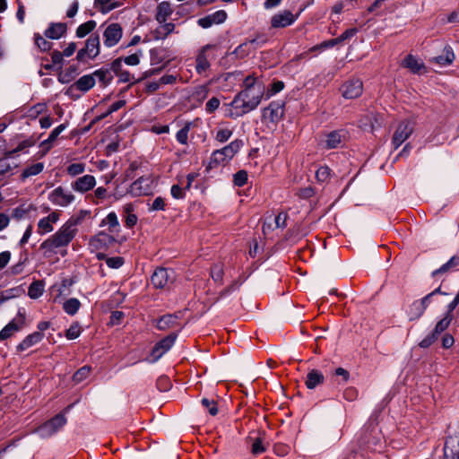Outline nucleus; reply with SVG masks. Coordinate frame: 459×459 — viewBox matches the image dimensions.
<instances>
[{
    "label": "nucleus",
    "mask_w": 459,
    "mask_h": 459,
    "mask_svg": "<svg viewBox=\"0 0 459 459\" xmlns=\"http://www.w3.org/2000/svg\"><path fill=\"white\" fill-rule=\"evenodd\" d=\"M175 280V273L163 267L157 268L152 275L151 281L154 288L164 289Z\"/></svg>",
    "instance_id": "obj_9"
},
{
    "label": "nucleus",
    "mask_w": 459,
    "mask_h": 459,
    "mask_svg": "<svg viewBox=\"0 0 459 459\" xmlns=\"http://www.w3.org/2000/svg\"><path fill=\"white\" fill-rule=\"evenodd\" d=\"M202 405L206 408L209 413L212 416H216L218 414V405L214 400H210L208 398H203L201 401Z\"/></svg>",
    "instance_id": "obj_44"
},
{
    "label": "nucleus",
    "mask_w": 459,
    "mask_h": 459,
    "mask_svg": "<svg viewBox=\"0 0 459 459\" xmlns=\"http://www.w3.org/2000/svg\"><path fill=\"white\" fill-rule=\"evenodd\" d=\"M106 264L110 268L117 269L123 265L124 260L120 256L109 257L107 258Z\"/></svg>",
    "instance_id": "obj_54"
},
{
    "label": "nucleus",
    "mask_w": 459,
    "mask_h": 459,
    "mask_svg": "<svg viewBox=\"0 0 459 459\" xmlns=\"http://www.w3.org/2000/svg\"><path fill=\"white\" fill-rule=\"evenodd\" d=\"M413 132L411 124L408 121L402 122L396 128L393 136V144L398 148Z\"/></svg>",
    "instance_id": "obj_16"
},
{
    "label": "nucleus",
    "mask_w": 459,
    "mask_h": 459,
    "mask_svg": "<svg viewBox=\"0 0 459 459\" xmlns=\"http://www.w3.org/2000/svg\"><path fill=\"white\" fill-rule=\"evenodd\" d=\"M283 107L284 104L281 101L271 102V104L264 109V118L269 120L272 123L280 121L284 114Z\"/></svg>",
    "instance_id": "obj_13"
},
{
    "label": "nucleus",
    "mask_w": 459,
    "mask_h": 459,
    "mask_svg": "<svg viewBox=\"0 0 459 459\" xmlns=\"http://www.w3.org/2000/svg\"><path fill=\"white\" fill-rule=\"evenodd\" d=\"M65 23H54L46 30L45 35L47 38L58 39L65 34Z\"/></svg>",
    "instance_id": "obj_29"
},
{
    "label": "nucleus",
    "mask_w": 459,
    "mask_h": 459,
    "mask_svg": "<svg viewBox=\"0 0 459 459\" xmlns=\"http://www.w3.org/2000/svg\"><path fill=\"white\" fill-rule=\"evenodd\" d=\"M100 54V36L91 35L85 43V47L77 53L76 59L79 62L84 61L85 57L95 58Z\"/></svg>",
    "instance_id": "obj_8"
},
{
    "label": "nucleus",
    "mask_w": 459,
    "mask_h": 459,
    "mask_svg": "<svg viewBox=\"0 0 459 459\" xmlns=\"http://www.w3.org/2000/svg\"><path fill=\"white\" fill-rule=\"evenodd\" d=\"M459 266V255H453L446 263L432 273V276L446 273Z\"/></svg>",
    "instance_id": "obj_32"
},
{
    "label": "nucleus",
    "mask_w": 459,
    "mask_h": 459,
    "mask_svg": "<svg viewBox=\"0 0 459 459\" xmlns=\"http://www.w3.org/2000/svg\"><path fill=\"white\" fill-rule=\"evenodd\" d=\"M403 65L410 69L412 73H420L421 69H425L424 64L412 55H409L403 62Z\"/></svg>",
    "instance_id": "obj_30"
},
{
    "label": "nucleus",
    "mask_w": 459,
    "mask_h": 459,
    "mask_svg": "<svg viewBox=\"0 0 459 459\" xmlns=\"http://www.w3.org/2000/svg\"><path fill=\"white\" fill-rule=\"evenodd\" d=\"M122 37V29L117 23H112L104 31V44L108 48L115 46Z\"/></svg>",
    "instance_id": "obj_17"
},
{
    "label": "nucleus",
    "mask_w": 459,
    "mask_h": 459,
    "mask_svg": "<svg viewBox=\"0 0 459 459\" xmlns=\"http://www.w3.org/2000/svg\"><path fill=\"white\" fill-rule=\"evenodd\" d=\"M210 48L209 45L204 46L200 53L196 56V65L195 69L199 74H202L204 72L207 71L210 67V62L205 54L206 50Z\"/></svg>",
    "instance_id": "obj_26"
},
{
    "label": "nucleus",
    "mask_w": 459,
    "mask_h": 459,
    "mask_svg": "<svg viewBox=\"0 0 459 459\" xmlns=\"http://www.w3.org/2000/svg\"><path fill=\"white\" fill-rule=\"evenodd\" d=\"M243 146L241 140H234L225 147L212 152L210 160V167L217 166L230 161Z\"/></svg>",
    "instance_id": "obj_3"
},
{
    "label": "nucleus",
    "mask_w": 459,
    "mask_h": 459,
    "mask_svg": "<svg viewBox=\"0 0 459 459\" xmlns=\"http://www.w3.org/2000/svg\"><path fill=\"white\" fill-rule=\"evenodd\" d=\"M344 136H345V134L342 131H333V132L329 133L326 135L325 146L328 149L338 148L339 146H341V144L344 139Z\"/></svg>",
    "instance_id": "obj_27"
},
{
    "label": "nucleus",
    "mask_w": 459,
    "mask_h": 459,
    "mask_svg": "<svg viewBox=\"0 0 459 459\" xmlns=\"http://www.w3.org/2000/svg\"><path fill=\"white\" fill-rule=\"evenodd\" d=\"M441 459H459V434L446 439Z\"/></svg>",
    "instance_id": "obj_12"
},
{
    "label": "nucleus",
    "mask_w": 459,
    "mask_h": 459,
    "mask_svg": "<svg viewBox=\"0 0 459 459\" xmlns=\"http://www.w3.org/2000/svg\"><path fill=\"white\" fill-rule=\"evenodd\" d=\"M455 343V339L450 333H444L441 338V345L444 349L451 348Z\"/></svg>",
    "instance_id": "obj_58"
},
{
    "label": "nucleus",
    "mask_w": 459,
    "mask_h": 459,
    "mask_svg": "<svg viewBox=\"0 0 459 459\" xmlns=\"http://www.w3.org/2000/svg\"><path fill=\"white\" fill-rule=\"evenodd\" d=\"M96 27V22L95 21H88L82 24H81L77 30H76V36L78 38H83L87 34H89L91 31L94 30Z\"/></svg>",
    "instance_id": "obj_38"
},
{
    "label": "nucleus",
    "mask_w": 459,
    "mask_h": 459,
    "mask_svg": "<svg viewBox=\"0 0 459 459\" xmlns=\"http://www.w3.org/2000/svg\"><path fill=\"white\" fill-rule=\"evenodd\" d=\"M59 212H52L48 216L40 219L38 222V233L39 235H45L53 231V224L59 221Z\"/></svg>",
    "instance_id": "obj_18"
},
{
    "label": "nucleus",
    "mask_w": 459,
    "mask_h": 459,
    "mask_svg": "<svg viewBox=\"0 0 459 459\" xmlns=\"http://www.w3.org/2000/svg\"><path fill=\"white\" fill-rule=\"evenodd\" d=\"M111 0H95V5L100 6L103 13H108L117 7L116 4H108Z\"/></svg>",
    "instance_id": "obj_51"
},
{
    "label": "nucleus",
    "mask_w": 459,
    "mask_h": 459,
    "mask_svg": "<svg viewBox=\"0 0 459 459\" xmlns=\"http://www.w3.org/2000/svg\"><path fill=\"white\" fill-rule=\"evenodd\" d=\"M264 88L243 89L230 103L232 110L230 112V117H241L256 108L264 96Z\"/></svg>",
    "instance_id": "obj_1"
},
{
    "label": "nucleus",
    "mask_w": 459,
    "mask_h": 459,
    "mask_svg": "<svg viewBox=\"0 0 459 459\" xmlns=\"http://www.w3.org/2000/svg\"><path fill=\"white\" fill-rule=\"evenodd\" d=\"M96 178L92 175H83L79 177L74 181L71 183V187L74 191L84 194L91 189H93L96 186Z\"/></svg>",
    "instance_id": "obj_11"
},
{
    "label": "nucleus",
    "mask_w": 459,
    "mask_h": 459,
    "mask_svg": "<svg viewBox=\"0 0 459 459\" xmlns=\"http://www.w3.org/2000/svg\"><path fill=\"white\" fill-rule=\"evenodd\" d=\"M265 451V446L263 445V441L261 438L257 437L254 440L252 446H251V452L253 455H257Z\"/></svg>",
    "instance_id": "obj_50"
},
{
    "label": "nucleus",
    "mask_w": 459,
    "mask_h": 459,
    "mask_svg": "<svg viewBox=\"0 0 459 459\" xmlns=\"http://www.w3.org/2000/svg\"><path fill=\"white\" fill-rule=\"evenodd\" d=\"M247 181V173L245 170H239L234 175V183L238 186H244Z\"/></svg>",
    "instance_id": "obj_52"
},
{
    "label": "nucleus",
    "mask_w": 459,
    "mask_h": 459,
    "mask_svg": "<svg viewBox=\"0 0 459 459\" xmlns=\"http://www.w3.org/2000/svg\"><path fill=\"white\" fill-rule=\"evenodd\" d=\"M172 13V8L168 2H161L157 7L156 20L159 23H164Z\"/></svg>",
    "instance_id": "obj_31"
},
{
    "label": "nucleus",
    "mask_w": 459,
    "mask_h": 459,
    "mask_svg": "<svg viewBox=\"0 0 459 459\" xmlns=\"http://www.w3.org/2000/svg\"><path fill=\"white\" fill-rule=\"evenodd\" d=\"M175 29V25L171 22L160 23V25L155 30V38L157 39H166Z\"/></svg>",
    "instance_id": "obj_33"
},
{
    "label": "nucleus",
    "mask_w": 459,
    "mask_h": 459,
    "mask_svg": "<svg viewBox=\"0 0 459 459\" xmlns=\"http://www.w3.org/2000/svg\"><path fill=\"white\" fill-rule=\"evenodd\" d=\"M65 125L62 124L58 126H56L51 133L50 134L48 135V139H46L42 144L43 145H47V144H51L52 143H54L58 135L65 129Z\"/></svg>",
    "instance_id": "obj_45"
},
{
    "label": "nucleus",
    "mask_w": 459,
    "mask_h": 459,
    "mask_svg": "<svg viewBox=\"0 0 459 459\" xmlns=\"http://www.w3.org/2000/svg\"><path fill=\"white\" fill-rule=\"evenodd\" d=\"M44 169V163L38 162L35 164H32L30 166H28L26 169H23L22 173V178L25 179L30 177H33L36 175H39L41 173Z\"/></svg>",
    "instance_id": "obj_35"
},
{
    "label": "nucleus",
    "mask_w": 459,
    "mask_h": 459,
    "mask_svg": "<svg viewBox=\"0 0 459 459\" xmlns=\"http://www.w3.org/2000/svg\"><path fill=\"white\" fill-rule=\"evenodd\" d=\"M89 214L88 211L82 210L80 211L79 214L76 216L71 217L65 224L68 225L70 228H73V230L77 231V226L82 223L83 219Z\"/></svg>",
    "instance_id": "obj_40"
},
{
    "label": "nucleus",
    "mask_w": 459,
    "mask_h": 459,
    "mask_svg": "<svg viewBox=\"0 0 459 459\" xmlns=\"http://www.w3.org/2000/svg\"><path fill=\"white\" fill-rule=\"evenodd\" d=\"M232 135V130L229 128H220L215 135V140L220 143L227 142Z\"/></svg>",
    "instance_id": "obj_46"
},
{
    "label": "nucleus",
    "mask_w": 459,
    "mask_h": 459,
    "mask_svg": "<svg viewBox=\"0 0 459 459\" xmlns=\"http://www.w3.org/2000/svg\"><path fill=\"white\" fill-rule=\"evenodd\" d=\"M356 33H357V29H355V28L346 30L342 34H341L338 37V40L340 42H342V41L353 37Z\"/></svg>",
    "instance_id": "obj_63"
},
{
    "label": "nucleus",
    "mask_w": 459,
    "mask_h": 459,
    "mask_svg": "<svg viewBox=\"0 0 459 459\" xmlns=\"http://www.w3.org/2000/svg\"><path fill=\"white\" fill-rule=\"evenodd\" d=\"M165 208L164 199L160 196H158L154 199L150 211H162Z\"/></svg>",
    "instance_id": "obj_60"
},
{
    "label": "nucleus",
    "mask_w": 459,
    "mask_h": 459,
    "mask_svg": "<svg viewBox=\"0 0 459 459\" xmlns=\"http://www.w3.org/2000/svg\"><path fill=\"white\" fill-rule=\"evenodd\" d=\"M30 143H28L26 141L21 143L18 147L11 152H8L6 153V156L3 159H0V175H4L6 173L12 172L13 169L16 168V164L14 162L10 161V157L12 154L22 151V149L29 146Z\"/></svg>",
    "instance_id": "obj_19"
},
{
    "label": "nucleus",
    "mask_w": 459,
    "mask_h": 459,
    "mask_svg": "<svg viewBox=\"0 0 459 459\" xmlns=\"http://www.w3.org/2000/svg\"><path fill=\"white\" fill-rule=\"evenodd\" d=\"M450 324L451 319L449 317H443L437 323L434 330L419 342V346L422 349L430 347L438 340L439 336L448 328Z\"/></svg>",
    "instance_id": "obj_7"
},
{
    "label": "nucleus",
    "mask_w": 459,
    "mask_h": 459,
    "mask_svg": "<svg viewBox=\"0 0 459 459\" xmlns=\"http://www.w3.org/2000/svg\"><path fill=\"white\" fill-rule=\"evenodd\" d=\"M85 171V164L83 163H72L67 169L66 172L71 177H76L82 174Z\"/></svg>",
    "instance_id": "obj_43"
},
{
    "label": "nucleus",
    "mask_w": 459,
    "mask_h": 459,
    "mask_svg": "<svg viewBox=\"0 0 459 459\" xmlns=\"http://www.w3.org/2000/svg\"><path fill=\"white\" fill-rule=\"evenodd\" d=\"M325 381V377L318 369H311L306 377L305 385L308 389H314L317 385H322Z\"/></svg>",
    "instance_id": "obj_23"
},
{
    "label": "nucleus",
    "mask_w": 459,
    "mask_h": 459,
    "mask_svg": "<svg viewBox=\"0 0 459 459\" xmlns=\"http://www.w3.org/2000/svg\"><path fill=\"white\" fill-rule=\"evenodd\" d=\"M76 235V230L65 223L51 237L43 241L40 249L46 255L56 254L58 248L67 247Z\"/></svg>",
    "instance_id": "obj_2"
},
{
    "label": "nucleus",
    "mask_w": 459,
    "mask_h": 459,
    "mask_svg": "<svg viewBox=\"0 0 459 459\" xmlns=\"http://www.w3.org/2000/svg\"><path fill=\"white\" fill-rule=\"evenodd\" d=\"M190 130V126L186 124L183 128H181L176 134V138L178 143L181 144H186L188 138V132Z\"/></svg>",
    "instance_id": "obj_47"
},
{
    "label": "nucleus",
    "mask_w": 459,
    "mask_h": 459,
    "mask_svg": "<svg viewBox=\"0 0 459 459\" xmlns=\"http://www.w3.org/2000/svg\"><path fill=\"white\" fill-rule=\"evenodd\" d=\"M222 274L223 271L220 265H215L212 267L211 275L215 281H220L222 279Z\"/></svg>",
    "instance_id": "obj_61"
},
{
    "label": "nucleus",
    "mask_w": 459,
    "mask_h": 459,
    "mask_svg": "<svg viewBox=\"0 0 459 459\" xmlns=\"http://www.w3.org/2000/svg\"><path fill=\"white\" fill-rule=\"evenodd\" d=\"M455 53L451 47L446 46L441 55L432 58V62L441 66L448 65L455 60Z\"/></svg>",
    "instance_id": "obj_24"
},
{
    "label": "nucleus",
    "mask_w": 459,
    "mask_h": 459,
    "mask_svg": "<svg viewBox=\"0 0 459 459\" xmlns=\"http://www.w3.org/2000/svg\"><path fill=\"white\" fill-rule=\"evenodd\" d=\"M297 15H294L289 10H283L273 14L271 18L270 23L272 29H281L288 27L295 22Z\"/></svg>",
    "instance_id": "obj_10"
},
{
    "label": "nucleus",
    "mask_w": 459,
    "mask_h": 459,
    "mask_svg": "<svg viewBox=\"0 0 459 459\" xmlns=\"http://www.w3.org/2000/svg\"><path fill=\"white\" fill-rule=\"evenodd\" d=\"M95 81L98 80L100 82H101L103 85L108 84L111 80L113 79V76L111 73L108 70H96L93 74Z\"/></svg>",
    "instance_id": "obj_37"
},
{
    "label": "nucleus",
    "mask_w": 459,
    "mask_h": 459,
    "mask_svg": "<svg viewBox=\"0 0 459 459\" xmlns=\"http://www.w3.org/2000/svg\"><path fill=\"white\" fill-rule=\"evenodd\" d=\"M24 325L25 322L23 317H13V319L0 331V342L11 338L21 331Z\"/></svg>",
    "instance_id": "obj_15"
},
{
    "label": "nucleus",
    "mask_w": 459,
    "mask_h": 459,
    "mask_svg": "<svg viewBox=\"0 0 459 459\" xmlns=\"http://www.w3.org/2000/svg\"><path fill=\"white\" fill-rule=\"evenodd\" d=\"M362 91L363 84L359 79H352L346 82L342 88V93L345 99L358 98L362 94Z\"/></svg>",
    "instance_id": "obj_14"
},
{
    "label": "nucleus",
    "mask_w": 459,
    "mask_h": 459,
    "mask_svg": "<svg viewBox=\"0 0 459 459\" xmlns=\"http://www.w3.org/2000/svg\"><path fill=\"white\" fill-rule=\"evenodd\" d=\"M219 106H220V100L218 98L213 97L207 101V103L205 105V110L208 113H212L219 108Z\"/></svg>",
    "instance_id": "obj_57"
},
{
    "label": "nucleus",
    "mask_w": 459,
    "mask_h": 459,
    "mask_svg": "<svg viewBox=\"0 0 459 459\" xmlns=\"http://www.w3.org/2000/svg\"><path fill=\"white\" fill-rule=\"evenodd\" d=\"M66 421L65 415L63 413H59L40 425L37 429V433L41 437H48L63 428L66 424Z\"/></svg>",
    "instance_id": "obj_6"
},
{
    "label": "nucleus",
    "mask_w": 459,
    "mask_h": 459,
    "mask_svg": "<svg viewBox=\"0 0 459 459\" xmlns=\"http://www.w3.org/2000/svg\"><path fill=\"white\" fill-rule=\"evenodd\" d=\"M150 191L151 186L149 178L141 177L131 184L128 193L133 196H141L148 195Z\"/></svg>",
    "instance_id": "obj_20"
},
{
    "label": "nucleus",
    "mask_w": 459,
    "mask_h": 459,
    "mask_svg": "<svg viewBox=\"0 0 459 459\" xmlns=\"http://www.w3.org/2000/svg\"><path fill=\"white\" fill-rule=\"evenodd\" d=\"M178 330L173 331L168 336L158 342L152 349L150 353V359L152 362H156L160 359L170 348L174 345L178 337Z\"/></svg>",
    "instance_id": "obj_5"
},
{
    "label": "nucleus",
    "mask_w": 459,
    "mask_h": 459,
    "mask_svg": "<svg viewBox=\"0 0 459 459\" xmlns=\"http://www.w3.org/2000/svg\"><path fill=\"white\" fill-rule=\"evenodd\" d=\"M102 223L108 224L110 228L118 227L119 222L115 212H109L103 220Z\"/></svg>",
    "instance_id": "obj_53"
},
{
    "label": "nucleus",
    "mask_w": 459,
    "mask_h": 459,
    "mask_svg": "<svg viewBox=\"0 0 459 459\" xmlns=\"http://www.w3.org/2000/svg\"><path fill=\"white\" fill-rule=\"evenodd\" d=\"M170 194L175 199H183L185 198V188L178 185H173L170 189Z\"/></svg>",
    "instance_id": "obj_56"
},
{
    "label": "nucleus",
    "mask_w": 459,
    "mask_h": 459,
    "mask_svg": "<svg viewBox=\"0 0 459 459\" xmlns=\"http://www.w3.org/2000/svg\"><path fill=\"white\" fill-rule=\"evenodd\" d=\"M334 376L341 377L343 383H347L350 379V373L343 368H337L333 373Z\"/></svg>",
    "instance_id": "obj_62"
},
{
    "label": "nucleus",
    "mask_w": 459,
    "mask_h": 459,
    "mask_svg": "<svg viewBox=\"0 0 459 459\" xmlns=\"http://www.w3.org/2000/svg\"><path fill=\"white\" fill-rule=\"evenodd\" d=\"M95 85V78L92 74H86L79 78L72 87L81 91H88Z\"/></svg>",
    "instance_id": "obj_28"
},
{
    "label": "nucleus",
    "mask_w": 459,
    "mask_h": 459,
    "mask_svg": "<svg viewBox=\"0 0 459 459\" xmlns=\"http://www.w3.org/2000/svg\"><path fill=\"white\" fill-rule=\"evenodd\" d=\"M44 283L42 281H33L28 290V295L30 299H38L44 292Z\"/></svg>",
    "instance_id": "obj_34"
},
{
    "label": "nucleus",
    "mask_w": 459,
    "mask_h": 459,
    "mask_svg": "<svg viewBox=\"0 0 459 459\" xmlns=\"http://www.w3.org/2000/svg\"><path fill=\"white\" fill-rule=\"evenodd\" d=\"M211 17H212V22H213L214 24H220V23H222L226 20L227 13L225 11L220 10V11H217V12L213 13L212 14H211Z\"/></svg>",
    "instance_id": "obj_55"
},
{
    "label": "nucleus",
    "mask_w": 459,
    "mask_h": 459,
    "mask_svg": "<svg viewBox=\"0 0 459 459\" xmlns=\"http://www.w3.org/2000/svg\"><path fill=\"white\" fill-rule=\"evenodd\" d=\"M153 325L161 331L172 329L180 330L181 326L176 322V317H158L153 320Z\"/></svg>",
    "instance_id": "obj_22"
},
{
    "label": "nucleus",
    "mask_w": 459,
    "mask_h": 459,
    "mask_svg": "<svg viewBox=\"0 0 459 459\" xmlns=\"http://www.w3.org/2000/svg\"><path fill=\"white\" fill-rule=\"evenodd\" d=\"M209 94V88L207 85H199L195 88L192 92L191 98L193 100L202 102L207 98Z\"/></svg>",
    "instance_id": "obj_36"
},
{
    "label": "nucleus",
    "mask_w": 459,
    "mask_h": 459,
    "mask_svg": "<svg viewBox=\"0 0 459 459\" xmlns=\"http://www.w3.org/2000/svg\"><path fill=\"white\" fill-rule=\"evenodd\" d=\"M48 199L52 204L65 208L74 203L75 195L71 190L59 186L48 194Z\"/></svg>",
    "instance_id": "obj_4"
},
{
    "label": "nucleus",
    "mask_w": 459,
    "mask_h": 459,
    "mask_svg": "<svg viewBox=\"0 0 459 459\" xmlns=\"http://www.w3.org/2000/svg\"><path fill=\"white\" fill-rule=\"evenodd\" d=\"M35 43L42 51H47V50L50 49V46H51L50 42H48V40H46L43 37H41L39 35L35 37Z\"/></svg>",
    "instance_id": "obj_59"
},
{
    "label": "nucleus",
    "mask_w": 459,
    "mask_h": 459,
    "mask_svg": "<svg viewBox=\"0 0 459 459\" xmlns=\"http://www.w3.org/2000/svg\"><path fill=\"white\" fill-rule=\"evenodd\" d=\"M80 307V301L77 299L72 298L64 302L63 308L65 313L69 315L75 314Z\"/></svg>",
    "instance_id": "obj_41"
},
{
    "label": "nucleus",
    "mask_w": 459,
    "mask_h": 459,
    "mask_svg": "<svg viewBox=\"0 0 459 459\" xmlns=\"http://www.w3.org/2000/svg\"><path fill=\"white\" fill-rule=\"evenodd\" d=\"M243 85L244 89L246 90H251L252 88H264L262 82H260L258 78L255 77L253 74L245 78Z\"/></svg>",
    "instance_id": "obj_42"
},
{
    "label": "nucleus",
    "mask_w": 459,
    "mask_h": 459,
    "mask_svg": "<svg viewBox=\"0 0 459 459\" xmlns=\"http://www.w3.org/2000/svg\"><path fill=\"white\" fill-rule=\"evenodd\" d=\"M81 333V326L75 323L72 325L67 330L65 336L69 340L76 339Z\"/></svg>",
    "instance_id": "obj_48"
},
{
    "label": "nucleus",
    "mask_w": 459,
    "mask_h": 459,
    "mask_svg": "<svg viewBox=\"0 0 459 459\" xmlns=\"http://www.w3.org/2000/svg\"><path fill=\"white\" fill-rule=\"evenodd\" d=\"M43 337H44L43 333L34 332V333L29 334L28 336H26L22 340V342L17 345L16 350L18 351H26L27 349L39 343L43 339Z\"/></svg>",
    "instance_id": "obj_21"
},
{
    "label": "nucleus",
    "mask_w": 459,
    "mask_h": 459,
    "mask_svg": "<svg viewBox=\"0 0 459 459\" xmlns=\"http://www.w3.org/2000/svg\"><path fill=\"white\" fill-rule=\"evenodd\" d=\"M330 176V169L326 166L320 167L316 172V178L319 182H325Z\"/></svg>",
    "instance_id": "obj_49"
},
{
    "label": "nucleus",
    "mask_w": 459,
    "mask_h": 459,
    "mask_svg": "<svg viewBox=\"0 0 459 459\" xmlns=\"http://www.w3.org/2000/svg\"><path fill=\"white\" fill-rule=\"evenodd\" d=\"M124 62L128 65H136L140 62V57L138 54H132L124 58Z\"/></svg>",
    "instance_id": "obj_64"
},
{
    "label": "nucleus",
    "mask_w": 459,
    "mask_h": 459,
    "mask_svg": "<svg viewBox=\"0 0 459 459\" xmlns=\"http://www.w3.org/2000/svg\"><path fill=\"white\" fill-rule=\"evenodd\" d=\"M91 372V367L90 366H83L81 368H79L73 376V380L75 384L82 383L83 380H85Z\"/></svg>",
    "instance_id": "obj_39"
},
{
    "label": "nucleus",
    "mask_w": 459,
    "mask_h": 459,
    "mask_svg": "<svg viewBox=\"0 0 459 459\" xmlns=\"http://www.w3.org/2000/svg\"><path fill=\"white\" fill-rule=\"evenodd\" d=\"M437 293H440V288L436 289L422 299L414 301L412 304L411 313L418 315L423 314L428 306V302Z\"/></svg>",
    "instance_id": "obj_25"
}]
</instances>
